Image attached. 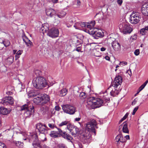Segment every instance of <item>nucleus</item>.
Wrapping results in <instances>:
<instances>
[{"label":"nucleus","instance_id":"f257e3e1","mask_svg":"<svg viewBox=\"0 0 148 148\" xmlns=\"http://www.w3.org/2000/svg\"><path fill=\"white\" fill-rule=\"evenodd\" d=\"M33 84L36 88L39 89H42L46 86V80L43 77H37L33 80Z\"/></svg>","mask_w":148,"mask_h":148},{"label":"nucleus","instance_id":"f03ea898","mask_svg":"<svg viewBox=\"0 0 148 148\" xmlns=\"http://www.w3.org/2000/svg\"><path fill=\"white\" fill-rule=\"evenodd\" d=\"M21 111H24V116L26 117L30 116L34 112V107L32 104L29 103L25 104L21 108Z\"/></svg>","mask_w":148,"mask_h":148},{"label":"nucleus","instance_id":"7ed1b4c3","mask_svg":"<svg viewBox=\"0 0 148 148\" xmlns=\"http://www.w3.org/2000/svg\"><path fill=\"white\" fill-rule=\"evenodd\" d=\"M97 122L94 119H91L90 121L86 124L85 129L89 132H93L95 135H96L95 127L98 128Z\"/></svg>","mask_w":148,"mask_h":148},{"label":"nucleus","instance_id":"20e7f679","mask_svg":"<svg viewBox=\"0 0 148 148\" xmlns=\"http://www.w3.org/2000/svg\"><path fill=\"white\" fill-rule=\"evenodd\" d=\"M119 28L120 31L124 34H130L132 30V28L127 23L124 22L120 24Z\"/></svg>","mask_w":148,"mask_h":148},{"label":"nucleus","instance_id":"39448f33","mask_svg":"<svg viewBox=\"0 0 148 148\" xmlns=\"http://www.w3.org/2000/svg\"><path fill=\"white\" fill-rule=\"evenodd\" d=\"M141 18L140 14L138 12H133L130 16V22L133 24H136L138 23Z\"/></svg>","mask_w":148,"mask_h":148},{"label":"nucleus","instance_id":"423d86ee","mask_svg":"<svg viewBox=\"0 0 148 148\" xmlns=\"http://www.w3.org/2000/svg\"><path fill=\"white\" fill-rule=\"evenodd\" d=\"M46 94H42L40 95H38L34 99L33 102L36 105L40 104L41 103L43 105L46 103Z\"/></svg>","mask_w":148,"mask_h":148},{"label":"nucleus","instance_id":"0eeeda50","mask_svg":"<svg viewBox=\"0 0 148 148\" xmlns=\"http://www.w3.org/2000/svg\"><path fill=\"white\" fill-rule=\"evenodd\" d=\"M62 107L64 112L70 115L73 114L76 111L75 108L70 105H64Z\"/></svg>","mask_w":148,"mask_h":148},{"label":"nucleus","instance_id":"6e6552de","mask_svg":"<svg viewBox=\"0 0 148 148\" xmlns=\"http://www.w3.org/2000/svg\"><path fill=\"white\" fill-rule=\"evenodd\" d=\"M116 144L118 146L122 145L123 147L124 146L123 144L126 141V140L124 138L121 134L118 135L115 138Z\"/></svg>","mask_w":148,"mask_h":148},{"label":"nucleus","instance_id":"1a4fd4ad","mask_svg":"<svg viewBox=\"0 0 148 148\" xmlns=\"http://www.w3.org/2000/svg\"><path fill=\"white\" fill-rule=\"evenodd\" d=\"M59 32L57 29L53 28L48 32V35L52 38H55L58 36Z\"/></svg>","mask_w":148,"mask_h":148},{"label":"nucleus","instance_id":"9d476101","mask_svg":"<svg viewBox=\"0 0 148 148\" xmlns=\"http://www.w3.org/2000/svg\"><path fill=\"white\" fill-rule=\"evenodd\" d=\"M90 33L93 35V37L96 39H97L99 37H103L104 34L102 31L100 30L97 29L95 30L93 32L90 31Z\"/></svg>","mask_w":148,"mask_h":148},{"label":"nucleus","instance_id":"9b49d317","mask_svg":"<svg viewBox=\"0 0 148 148\" xmlns=\"http://www.w3.org/2000/svg\"><path fill=\"white\" fill-rule=\"evenodd\" d=\"M122 78L120 76H117L115 78L114 82L112 84V86L114 88H117L121 84Z\"/></svg>","mask_w":148,"mask_h":148},{"label":"nucleus","instance_id":"f8f14e48","mask_svg":"<svg viewBox=\"0 0 148 148\" xmlns=\"http://www.w3.org/2000/svg\"><path fill=\"white\" fill-rule=\"evenodd\" d=\"M58 130V135H60L64 138L69 140H71L73 139L72 137L69 134L66 133L65 132H63L62 130L60 129L57 128Z\"/></svg>","mask_w":148,"mask_h":148},{"label":"nucleus","instance_id":"ddd939ff","mask_svg":"<svg viewBox=\"0 0 148 148\" xmlns=\"http://www.w3.org/2000/svg\"><path fill=\"white\" fill-rule=\"evenodd\" d=\"M95 24V22L94 21H92L90 23H86V28H85V29L88 31V32L89 34H91L90 32V31L93 32L95 30L97 29L93 28Z\"/></svg>","mask_w":148,"mask_h":148},{"label":"nucleus","instance_id":"4468645a","mask_svg":"<svg viewBox=\"0 0 148 148\" xmlns=\"http://www.w3.org/2000/svg\"><path fill=\"white\" fill-rule=\"evenodd\" d=\"M14 100L11 97H6L3 101V104L4 105H12L14 103Z\"/></svg>","mask_w":148,"mask_h":148},{"label":"nucleus","instance_id":"2eb2a0df","mask_svg":"<svg viewBox=\"0 0 148 148\" xmlns=\"http://www.w3.org/2000/svg\"><path fill=\"white\" fill-rule=\"evenodd\" d=\"M81 138L84 141L86 142L88 141L91 137V135L89 134L88 132H86L84 131L81 134Z\"/></svg>","mask_w":148,"mask_h":148},{"label":"nucleus","instance_id":"dca6fc26","mask_svg":"<svg viewBox=\"0 0 148 148\" xmlns=\"http://www.w3.org/2000/svg\"><path fill=\"white\" fill-rule=\"evenodd\" d=\"M74 27L77 29H85L86 28V23L84 22L77 23L74 25Z\"/></svg>","mask_w":148,"mask_h":148},{"label":"nucleus","instance_id":"f3484780","mask_svg":"<svg viewBox=\"0 0 148 148\" xmlns=\"http://www.w3.org/2000/svg\"><path fill=\"white\" fill-rule=\"evenodd\" d=\"M94 100V98L93 97H90L87 100L86 106L89 108L90 109L95 108Z\"/></svg>","mask_w":148,"mask_h":148},{"label":"nucleus","instance_id":"a211bd4d","mask_svg":"<svg viewBox=\"0 0 148 148\" xmlns=\"http://www.w3.org/2000/svg\"><path fill=\"white\" fill-rule=\"evenodd\" d=\"M36 128L40 132L43 134L45 131L46 127L45 125L40 123L37 124Z\"/></svg>","mask_w":148,"mask_h":148},{"label":"nucleus","instance_id":"6ab92c4d","mask_svg":"<svg viewBox=\"0 0 148 148\" xmlns=\"http://www.w3.org/2000/svg\"><path fill=\"white\" fill-rule=\"evenodd\" d=\"M94 101L95 103V108L101 106L102 105L103 102L102 99L98 98L95 99V98Z\"/></svg>","mask_w":148,"mask_h":148},{"label":"nucleus","instance_id":"aec40b11","mask_svg":"<svg viewBox=\"0 0 148 148\" xmlns=\"http://www.w3.org/2000/svg\"><path fill=\"white\" fill-rule=\"evenodd\" d=\"M112 45L113 49L115 51H117L120 49V45L116 40H114L113 41L112 43Z\"/></svg>","mask_w":148,"mask_h":148},{"label":"nucleus","instance_id":"412c9836","mask_svg":"<svg viewBox=\"0 0 148 148\" xmlns=\"http://www.w3.org/2000/svg\"><path fill=\"white\" fill-rule=\"evenodd\" d=\"M141 12L144 15L148 16V3L143 5L141 8Z\"/></svg>","mask_w":148,"mask_h":148},{"label":"nucleus","instance_id":"4be33fe9","mask_svg":"<svg viewBox=\"0 0 148 148\" xmlns=\"http://www.w3.org/2000/svg\"><path fill=\"white\" fill-rule=\"evenodd\" d=\"M23 37V40L27 46L29 47H31L33 45L32 42L26 36H24Z\"/></svg>","mask_w":148,"mask_h":148},{"label":"nucleus","instance_id":"5701e85b","mask_svg":"<svg viewBox=\"0 0 148 148\" xmlns=\"http://www.w3.org/2000/svg\"><path fill=\"white\" fill-rule=\"evenodd\" d=\"M10 110L3 107L0 108V114L3 115H6L10 112Z\"/></svg>","mask_w":148,"mask_h":148},{"label":"nucleus","instance_id":"b1692460","mask_svg":"<svg viewBox=\"0 0 148 148\" xmlns=\"http://www.w3.org/2000/svg\"><path fill=\"white\" fill-rule=\"evenodd\" d=\"M38 92L34 90H30L27 94L28 96L29 97H36L38 95Z\"/></svg>","mask_w":148,"mask_h":148},{"label":"nucleus","instance_id":"393cba45","mask_svg":"<svg viewBox=\"0 0 148 148\" xmlns=\"http://www.w3.org/2000/svg\"><path fill=\"white\" fill-rule=\"evenodd\" d=\"M14 58L13 56H10L5 60V62L7 64L10 65L12 64L14 60Z\"/></svg>","mask_w":148,"mask_h":148},{"label":"nucleus","instance_id":"a878e982","mask_svg":"<svg viewBox=\"0 0 148 148\" xmlns=\"http://www.w3.org/2000/svg\"><path fill=\"white\" fill-rule=\"evenodd\" d=\"M114 88V89H113L110 92V95L113 97L116 96V95H118L119 92V90L116 89L115 88Z\"/></svg>","mask_w":148,"mask_h":148},{"label":"nucleus","instance_id":"bb28decb","mask_svg":"<svg viewBox=\"0 0 148 148\" xmlns=\"http://www.w3.org/2000/svg\"><path fill=\"white\" fill-rule=\"evenodd\" d=\"M79 129L75 126L74 128L73 129V131H72L71 133L72 135L75 136L76 134H79Z\"/></svg>","mask_w":148,"mask_h":148},{"label":"nucleus","instance_id":"cd10ccee","mask_svg":"<svg viewBox=\"0 0 148 148\" xmlns=\"http://www.w3.org/2000/svg\"><path fill=\"white\" fill-rule=\"evenodd\" d=\"M10 44V43L8 40H5L4 41H3L2 42L0 43V45L2 46L1 49L3 48L4 46L5 47H7L9 46Z\"/></svg>","mask_w":148,"mask_h":148},{"label":"nucleus","instance_id":"c85d7f7f","mask_svg":"<svg viewBox=\"0 0 148 148\" xmlns=\"http://www.w3.org/2000/svg\"><path fill=\"white\" fill-rule=\"evenodd\" d=\"M67 90L66 88H63L60 91L59 96L61 97L64 96L66 95Z\"/></svg>","mask_w":148,"mask_h":148},{"label":"nucleus","instance_id":"c756f323","mask_svg":"<svg viewBox=\"0 0 148 148\" xmlns=\"http://www.w3.org/2000/svg\"><path fill=\"white\" fill-rule=\"evenodd\" d=\"M123 132L125 133H129V130L128 128L127 124L126 122L123 123Z\"/></svg>","mask_w":148,"mask_h":148},{"label":"nucleus","instance_id":"7c9ffc66","mask_svg":"<svg viewBox=\"0 0 148 148\" xmlns=\"http://www.w3.org/2000/svg\"><path fill=\"white\" fill-rule=\"evenodd\" d=\"M148 31V26L145 27L140 29V33L142 35H144Z\"/></svg>","mask_w":148,"mask_h":148},{"label":"nucleus","instance_id":"2f4dec72","mask_svg":"<svg viewBox=\"0 0 148 148\" xmlns=\"http://www.w3.org/2000/svg\"><path fill=\"white\" fill-rule=\"evenodd\" d=\"M49 134L51 137L54 138L58 136V132L56 131H51Z\"/></svg>","mask_w":148,"mask_h":148},{"label":"nucleus","instance_id":"473e14b6","mask_svg":"<svg viewBox=\"0 0 148 148\" xmlns=\"http://www.w3.org/2000/svg\"><path fill=\"white\" fill-rule=\"evenodd\" d=\"M47 13V16H48L51 17L55 14V11L54 10L52 9H49L48 10Z\"/></svg>","mask_w":148,"mask_h":148},{"label":"nucleus","instance_id":"72a5a7b5","mask_svg":"<svg viewBox=\"0 0 148 148\" xmlns=\"http://www.w3.org/2000/svg\"><path fill=\"white\" fill-rule=\"evenodd\" d=\"M75 127V126L69 123L67 125L66 128L71 133L72 131H73V129Z\"/></svg>","mask_w":148,"mask_h":148},{"label":"nucleus","instance_id":"f704fd0d","mask_svg":"<svg viewBox=\"0 0 148 148\" xmlns=\"http://www.w3.org/2000/svg\"><path fill=\"white\" fill-rule=\"evenodd\" d=\"M30 139L32 141L35 142L38 140V137L36 134H32Z\"/></svg>","mask_w":148,"mask_h":148},{"label":"nucleus","instance_id":"c9c22d12","mask_svg":"<svg viewBox=\"0 0 148 148\" xmlns=\"http://www.w3.org/2000/svg\"><path fill=\"white\" fill-rule=\"evenodd\" d=\"M94 52V56L97 57H99L101 56V54L100 51H97V49H94L93 51Z\"/></svg>","mask_w":148,"mask_h":148},{"label":"nucleus","instance_id":"e433bc0d","mask_svg":"<svg viewBox=\"0 0 148 148\" xmlns=\"http://www.w3.org/2000/svg\"><path fill=\"white\" fill-rule=\"evenodd\" d=\"M69 122L67 121H62V122L58 124L59 127H61L64 125H67L69 124Z\"/></svg>","mask_w":148,"mask_h":148},{"label":"nucleus","instance_id":"4c0bfd02","mask_svg":"<svg viewBox=\"0 0 148 148\" xmlns=\"http://www.w3.org/2000/svg\"><path fill=\"white\" fill-rule=\"evenodd\" d=\"M46 106H42L40 109V112L43 114H45L46 112Z\"/></svg>","mask_w":148,"mask_h":148},{"label":"nucleus","instance_id":"58836bf2","mask_svg":"<svg viewBox=\"0 0 148 148\" xmlns=\"http://www.w3.org/2000/svg\"><path fill=\"white\" fill-rule=\"evenodd\" d=\"M45 23L42 25V27L41 28V30L42 31L41 32L43 34H44L46 32V29L44 28V26H45Z\"/></svg>","mask_w":148,"mask_h":148},{"label":"nucleus","instance_id":"ea45409f","mask_svg":"<svg viewBox=\"0 0 148 148\" xmlns=\"http://www.w3.org/2000/svg\"><path fill=\"white\" fill-rule=\"evenodd\" d=\"M66 14V12L64 11H62L60 12V15H57L59 18H62Z\"/></svg>","mask_w":148,"mask_h":148},{"label":"nucleus","instance_id":"a19ab883","mask_svg":"<svg viewBox=\"0 0 148 148\" xmlns=\"http://www.w3.org/2000/svg\"><path fill=\"white\" fill-rule=\"evenodd\" d=\"M50 97L47 95V105H49V106L52 105V102L50 101Z\"/></svg>","mask_w":148,"mask_h":148},{"label":"nucleus","instance_id":"79ce46f5","mask_svg":"<svg viewBox=\"0 0 148 148\" xmlns=\"http://www.w3.org/2000/svg\"><path fill=\"white\" fill-rule=\"evenodd\" d=\"M79 96L82 99H84L86 97L85 93L84 92H82L80 94Z\"/></svg>","mask_w":148,"mask_h":148},{"label":"nucleus","instance_id":"37998d69","mask_svg":"<svg viewBox=\"0 0 148 148\" xmlns=\"http://www.w3.org/2000/svg\"><path fill=\"white\" fill-rule=\"evenodd\" d=\"M10 87H8V90H9L8 92H9V93L10 94V95L11 94V93H14V88L13 87H11V90H10Z\"/></svg>","mask_w":148,"mask_h":148},{"label":"nucleus","instance_id":"c03bdc74","mask_svg":"<svg viewBox=\"0 0 148 148\" xmlns=\"http://www.w3.org/2000/svg\"><path fill=\"white\" fill-rule=\"evenodd\" d=\"M103 98L106 102H108L110 100V98L107 95L106 96H103Z\"/></svg>","mask_w":148,"mask_h":148},{"label":"nucleus","instance_id":"a18cd8bd","mask_svg":"<svg viewBox=\"0 0 148 148\" xmlns=\"http://www.w3.org/2000/svg\"><path fill=\"white\" fill-rule=\"evenodd\" d=\"M49 126L51 129H53L54 127L56 128V126L53 123L48 124Z\"/></svg>","mask_w":148,"mask_h":148},{"label":"nucleus","instance_id":"49530a36","mask_svg":"<svg viewBox=\"0 0 148 148\" xmlns=\"http://www.w3.org/2000/svg\"><path fill=\"white\" fill-rule=\"evenodd\" d=\"M0 148H7L5 145L3 143L0 142Z\"/></svg>","mask_w":148,"mask_h":148},{"label":"nucleus","instance_id":"de8ad7c7","mask_svg":"<svg viewBox=\"0 0 148 148\" xmlns=\"http://www.w3.org/2000/svg\"><path fill=\"white\" fill-rule=\"evenodd\" d=\"M138 108V106L136 107L134 109L133 112L132 113V114L134 115L135 114L136 112L137 111Z\"/></svg>","mask_w":148,"mask_h":148},{"label":"nucleus","instance_id":"09e8293b","mask_svg":"<svg viewBox=\"0 0 148 148\" xmlns=\"http://www.w3.org/2000/svg\"><path fill=\"white\" fill-rule=\"evenodd\" d=\"M140 53L139 50L138 49H136L134 52V54L136 56L139 55Z\"/></svg>","mask_w":148,"mask_h":148},{"label":"nucleus","instance_id":"8fccbe9b","mask_svg":"<svg viewBox=\"0 0 148 148\" xmlns=\"http://www.w3.org/2000/svg\"><path fill=\"white\" fill-rule=\"evenodd\" d=\"M81 119V116L80 114H79V116L78 118H76L75 119V121H79Z\"/></svg>","mask_w":148,"mask_h":148},{"label":"nucleus","instance_id":"3c124183","mask_svg":"<svg viewBox=\"0 0 148 148\" xmlns=\"http://www.w3.org/2000/svg\"><path fill=\"white\" fill-rule=\"evenodd\" d=\"M146 86L144 85V84H142L139 88L138 90H139V91H141Z\"/></svg>","mask_w":148,"mask_h":148},{"label":"nucleus","instance_id":"603ef678","mask_svg":"<svg viewBox=\"0 0 148 148\" xmlns=\"http://www.w3.org/2000/svg\"><path fill=\"white\" fill-rule=\"evenodd\" d=\"M127 63L126 62H121L120 63V65H122L123 66H125V65H126L127 64Z\"/></svg>","mask_w":148,"mask_h":148},{"label":"nucleus","instance_id":"864d4df0","mask_svg":"<svg viewBox=\"0 0 148 148\" xmlns=\"http://www.w3.org/2000/svg\"><path fill=\"white\" fill-rule=\"evenodd\" d=\"M58 148H67L64 145L60 144L59 145Z\"/></svg>","mask_w":148,"mask_h":148},{"label":"nucleus","instance_id":"5fc2aeb1","mask_svg":"<svg viewBox=\"0 0 148 148\" xmlns=\"http://www.w3.org/2000/svg\"><path fill=\"white\" fill-rule=\"evenodd\" d=\"M47 85H48V86L49 87L50 86H51L53 84V83L52 82H49L48 81H47Z\"/></svg>","mask_w":148,"mask_h":148},{"label":"nucleus","instance_id":"6e6d98bb","mask_svg":"<svg viewBox=\"0 0 148 148\" xmlns=\"http://www.w3.org/2000/svg\"><path fill=\"white\" fill-rule=\"evenodd\" d=\"M23 53V51L21 50H19L16 53L17 54V55H18L19 56L21 55V54Z\"/></svg>","mask_w":148,"mask_h":148},{"label":"nucleus","instance_id":"4d7b16f0","mask_svg":"<svg viewBox=\"0 0 148 148\" xmlns=\"http://www.w3.org/2000/svg\"><path fill=\"white\" fill-rule=\"evenodd\" d=\"M98 15H99V14H98ZM100 17L99 18V21H101L102 20H103V16L102 14H100Z\"/></svg>","mask_w":148,"mask_h":148},{"label":"nucleus","instance_id":"13d9d810","mask_svg":"<svg viewBox=\"0 0 148 148\" xmlns=\"http://www.w3.org/2000/svg\"><path fill=\"white\" fill-rule=\"evenodd\" d=\"M60 109V108L58 106H56L55 107V109L56 110L59 111Z\"/></svg>","mask_w":148,"mask_h":148},{"label":"nucleus","instance_id":"bf43d9fd","mask_svg":"<svg viewBox=\"0 0 148 148\" xmlns=\"http://www.w3.org/2000/svg\"><path fill=\"white\" fill-rule=\"evenodd\" d=\"M129 114L128 113H127L122 118L123 120H125Z\"/></svg>","mask_w":148,"mask_h":148},{"label":"nucleus","instance_id":"052dcab7","mask_svg":"<svg viewBox=\"0 0 148 148\" xmlns=\"http://www.w3.org/2000/svg\"><path fill=\"white\" fill-rule=\"evenodd\" d=\"M123 2V1L122 0H118L117 1V3L119 5H121Z\"/></svg>","mask_w":148,"mask_h":148},{"label":"nucleus","instance_id":"680f3d73","mask_svg":"<svg viewBox=\"0 0 148 148\" xmlns=\"http://www.w3.org/2000/svg\"><path fill=\"white\" fill-rule=\"evenodd\" d=\"M137 101V100L136 99H135L133 101L132 103V105L133 106L136 103Z\"/></svg>","mask_w":148,"mask_h":148},{"label":"nucleus","instance_id":"e2e57ef3","mask_svg":"<svg viewBox=\"0 0 148 148\" xmlns=\"http://www.w3.org/2000/svg\"><path fill=\"white\" fill-rule=\"evenodd\" d=\"M15 144L18 147H19L20 145V144H21V143L20 142H19V141L16 142H15Z\"/></svg>","mask_w":148,"mask_h":148},{"label":"nucleus","instance_id":"0e129e2a","mask_svg":"<svg viewBox=\"0 0 148 148\" xmlns=\"http://www.w3.org/2000/svg\"><path fill=\"white\" fill-rule=\"evenodd\" d=\"M76 2L77 3V6H79L80 5V2L79 0H76Z\"/></svg>","mask_w":148,"mask_h":148},{"label":"nucleus","instance_id":"69168bd1","mask_svg":"<svg viewBox=\"0 0 148 148\" xmlns=\"http://www.w3.org/2000/svg\"><path fill=\"white\" fill-rule=\"evenodd\" d=\"M49 1H51L53 3H57L58 1V0H48Z\"/></svg>","mask_w":148,"mask_h":148},{"label":"nucleus","instance_id":"338daca9","mask_svg":"<svg viewBox=\"0 0 148 148\" xmlns=\"http://www.w3.org/2000/svg\"><path fill=\"white\" fill-rule=\"evenodd\" d=\"M76 51H77L78 52H81V49L80 47H78L76 49Z\"/></svg>","mask_w":148,"mask_h":148},{"label":"nucleus","instance_id":"774afa93","mask_svg":"<svg viewBox=\"0 0 148 148\" xmlns=\"http://www.w3.org/2000/svg\"><path fill=\"white\" fill-rule=\"evenodd\" d=\"M124 138H125L126 140H128V139H129V138H130L129 136L126 135Z\"/></svg>","mask_w":148,"mask_h":148}]
</instances>
